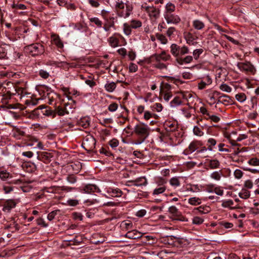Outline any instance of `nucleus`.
Segmentation results:
<instances>
[{"mask_svg": "<svg viewBox=\"0 0 259 259\" xmlns=\"http://www.w3.org/2000/svg\"><path fill=\"white\" fill-rule=\"evenodd\" d=\"M115 9L118 17L126 18L131 15L133 10V6L128 2L124 4L122 1L116 0Z\"/></svg>", "mask_w": 259, "mask_h": 259, "instance_id": "obj_1", "label": "nucleus"}, {"mask_svg": "<svg viewBox=\"0 0 259 259\" xmlns=\"http://www.w3.org/2000/svg\"><path fill=\"white\" fill-rule=\"evenodd\" d=\"M134 133L138 137V139L135 144L140 145L143 143L149 136L150 128L148 125L143 123L137 124L134 127Z\"/></svg>", "mask_w": 259, "mask_h": 259, "instance_id": "obj_2", "label": "nucleus"}, {"mask_svg": "<svg viewBox=\"0 0 259 259\" xmlns=\"http://www.w3.org/2000/svg\"><path fill=\"white\" fill-rule=\"evenodd\" d=\"M25 51L33 57L40 56L45 52L44 46L40 43H34L24 47Z\"/></svg>", "mask_w": 259, "mask_h": 259, "instance_id": "obj_3", "label": "nucleus"}, {"mask_svg": "<svg viewBox=\"0 0 259 259\" xmlns=\"http://www.w3.org/2000/svg\"><path fill=\"white\" fill-rule=\"evenodd\" d=\"M96 140L91 135L85 137L82 144V147L87 151L91 152L95 148Z\"/></svg>", "mask_w": 259, "mask_h": 259, "instance_id": "obj_4", "label": "nucleus"}, {"mask_svg": "<svg viewBox=\"0 0 259 259\" xmlns=\"http://www.w3.org/2000/svg\"><path fill=\"white\" fill-rule=\"evenodd\" d=\"M141 7L148 14L150 18L156 19L159 17L160 10L159 8H157L153 6H144L142 5Z\"/></svg>", "mask_w": 259, "mask_h": 259, "instance_id": "obj_5", "label": "nucleus"}, {"mask_svg": "<svg viewBox=\"0 0 259 259\" xmlns=\"http://www.w3.org/2000/svg\"><path fill=\"white\" fill-rule=\"evenodd\" d=\"M237 66L242 71L249 72L252 74H254L255 72L254 67L249 62H239L237 63Z\"/></svg>", "mask_w": 259, "mask_h": 259, "instance_id": "obj_6", "label": "nucleus"}, {"mask_svg": "<svg viewBox=\"0 0 259 259\" xmlns=\"http://www.w3.org/2000/svg\"><path fill=\"white\" fill-rule=\"evenodd\" d=\"M164 18L167 24H178L181 21L180 17L177 15L170 13H166L164 15Z\"/></svg>", "mask_w": 259, "mask_h": 259, "instance_id": "obj_7", "label": "nucleus"}, {"mask_svg": "<svg viewBox=\"0 0 259 259\" xmlns=\"http://www.w3.org/2000/svg\"><path fill=\"white\" fill-rule=\"evenodd\" d=\"M17 202L14 199H8L5 201L3 204V211L9 213L12 208L16 207Z\"/></svg>", "mask_w": 259, "mask_h": 259, "instance_id": "obj_8", "label": "nucleus"}, {"mask_svg": "<svg viewBox=\"0 0 259 259\" xmlns=\"http://www.w3.org/2000/svg\"><path fill=\"white\" fill-rule=\"evenodd\" d=\"M168 212L175 217V220L184 221L185 218L182 215L181 212L179 211L178 209L176 206H170L168 208Z\"/></svg>", "mask_w": 259, "mask_h": 259, "instance_id": "obj_9", "label": "nucleus"}, {"mask_svg": "<svg viewBox=\"0 0 259 259\" xmlns=\"http://www.w3.org/2000/svg\"><path fill=\"white\" fill-rule=\"evenodd\" d=\"M151 58H154L156 62H160L162 60L167 61L171 58L170 55L166 53L165 51L162 52L161 54H155L151 56Z\"/></svg>", "mask_w": 259, "mask_h": 259, "instance_id": "obj_10", "label": "nucleus"}, {"mask_svg": "<svg viewBox=\"0 0 259 259\" xmlns=\"http://www.w3.org/2000/svg\"><path fill=\"white\" fill-rule=\"evenodd\" d=\"M125 236L126 238L132 239H137L143 237V234L142 233L134 230L130 231H128L126 233Z\"/></svg>", "mask_w": 259, "mask_h": 259, "instance_id": "obj_11", "label": "nucleus"}, {"mask_svg": "<svg viewBox=\"0 0 259 259\" xmlns=\"http://www.w3.org/2000/svg\"><path fill=\"white\" fill-rule=\"evenodd\" d=\"M193 57L192 56H187L185 57H180L176 59V62L181 65L184 64H189L192 62Z\"/></svg>", "mask_w": 259, "mask_h": 259, "instance_id": "obj_12", "label": "nucleus"}, {"mask_svg": "<svg viewBox=\"0 0 259 259\" xmlns=\"http://www.w3.org/2000/svg\"><path fill=\"white\" fill-rule=\"evenodd\" d=\"M107 192L108 195L113 197H120L122 195V192L118 188L113 189L109 188Z\"/></svg>", "mask_w": 259, "mask_h": 259, "instance_id": "obj_13", "label": "nucleus"}, {"mask_svg": "<svg viewBox=\"0 0 259 259\" xmlns=\"http://www.w3.org/2000/svg\"><path fill=\"white\" fill-rule=\"evenodd\" d=\"M51 38L52 41L57 46V47L58 49H62L63 48L64 45L58 35L52 34L51 35Z\"/></svg>", "mask_w": 259, "mask_h": 259, "instance_id": "obj_14", "label": "nucleus"}, {"mask_svg": "<svg viewBox=\"0 0 259 259\" xmlns=\"http://www.w3.org/2000/svg\"><path fill=\"white\" fill-rule=\"evenodd\" d=\"M82 190L84 193H90L97 192L99 190V189L98 187L95 185L88 184L84 186Z\"/></svg>", "mask_w": 259, "mask_h": 259, "instance_id": "obj_15", "label": "nucleus"}, {"mask_svg": "<svg viewBox=\"0 0 259 259\" xmlns=\"http://www.w3.org/2000/svg\"><path fill=\"white\" fill-rule=\"evenodd\" d=\"M54 111L55 113V116L57 114L59 116H63L65 114H69V111L66 109V107H63L61 106L56 107L55 109H54Z\"/></svg>", "mask_w": 259, "mask_h": 259, "instance_id": "obj_16", "label": "nucleus"}, {"mask_svg": "<svg viewBox=\"0 0 259 259\" xmlns=\"http://www.w3.org/2000/svg\"><path fill=\"white\" fill-rule=\"evenodd\" d=\"M44 96L45 97V98L48 99L49 101L48 103L50 105H52L55 99L57 98L58 97V94L52 91H51L50 92H47V93H45Z\"/></svg>", "mask_w": 259, "mask_h": 259, "instance_id": "obj_17", "label": "nucleus"}, {"mask_svg": "<svg viewBox=\"0 0 259 259\" xmlns=\"http://www.w3.org/2000/svg\"><path fill=\"white\" fill-rule=\"evenodd\" d=\"M180 47L176 44H172L170 47V53L176 58H179V50Z\"/></svg>", "mask_w": 259, "mask_h": 259, "instance_id": "obj_18", "label": "nucleus"}, {"mask_svg": "<svg viewBox=\"0 0 259 259\" xmlns=\"http://www.w3.org/2000/svg\"><path fill=\"white\" fill-rule=\"evenodd\" d=\"M133 185L135 186H145L147 185V180L145 177H141L132 181Z\"/></svg>", "mask_w": 259, "mask_h": 259, "instance_id": "obj_19", "label": "nucleus"}, {"mask_svg": "<svg viewBox=\"0 0 259 259\" xmlns=\"http://www.w3.org/2000/svg\"><path fill=\"white\" fill-rule=\"evenodd\" d=\"M9 47V45L3 44L0 45V58L4 59L7 58L8 48Z\"/></svg>", "mask_w": 259, "mask_h": 259, "instance_id": "obj_20", "label": "nucleus"}, {"mask_svg": "<svg viewBox=\"0 0 259 259\" xmlns=\"http://www.w3.org/2000/svg\"><path fill=\"white\" fill-rule=\"evenodd\" d=\"M208 162V166L210 169H215L219 167L220 163L217 159L207 160Z\"/></svg>", "mask_w": 259, "mask_h": 259, "instance_id": "obj_21", "label": "nucleus"}, {"mask_svg": "<svg viewBox=\"0 0 259 259\" xmlns=\"http://www.w3.org/2000/svg\"><path fill=\"white\" fill-rule=\"evenodd\" d=\"M192 24L194 28L196 30H201L205 26L204 23L199 20H194Z\"/></svg>", "mask_w": 259, "mask_h": 259, "instance_id": "obj_22", "label": "nucleus"}, {"mask_svg": "<svg viewBox=\"0 0 259 259\" xmlns=\"http://www.w3.org/2000/svg\"><path fill=\"white\" fill-rule=\"evenodd\" d=\"M194 210H197L200 213L205 214L208 213L210 210V208L208 206H200L194 208Z\"/></svg>", "mask_w": 259, "mask_h": 259, "instance_id": "obj_23", "label": "nucleus"}, {"mask_svg": "<svg viewBox=\"0 0 259 259\" xmlns=\"http://www.w3.org/2000/svg\"><path fill=\"white\" fill-rule=\"evenodd\" d=\"M78 123L79 125L85 128L88 127L90 125V121L88 118L87 117L80 118V119L78 121Z\"/></svg>", "mask_w": 259, "mask_h": 259, "instance_id": "obj_24", "label": "nucleus"}, {"mask_svg": "<svg viewBox=\"0 0 259 259\" xmlns=\"http://www.w3.org/2000/svg\"><path fill=\"white\" fill-rule=\"evenodd\" d=\"M188 203L192 205H197L201 203V199L198 197H191L188 199Z\"/></svg>", "mask_w": 259, "mask_h": 259, "instance_id": "obj_25", "label": "nucleus"}, {"mask_svg": "<svg viewBox=\"0 0 259 259\" xmlns=\"http://www.w3.org/2000/svg\"><path fill=\"white\" fill-rule=\"evenodd\" d=\"M222 104H223L225 105H231L233 102V100L230 97H229L228 95H222Z\"/></svg>", "mask_w": 259, "mask_h": 259, "instance_id": "obj_26", "label": "nucleus"}, {"mask_svg": "<svg viewBox=\"0 0 259 259\" xmlns=\"http://www.w3.org/2000/svg\"><path fill=\"white\" fill-rule=\"evenodd\" d=\"M116 87V84L114 82H107L105 85V90L108 92H112Z\"/></svg>", "mask_w": 259, "mask_h": 259, "instance_id": "obj_27", "label": "nucleus"}, {"mask_svg": "<svg viewBox=\"0 0 259 259\" xmlns=\"http://www.w3.org/2000/svg\"><path fill=\"white\" fill-rule=\"evenodd\" d=\"M234 202L233 200L229 199L228 200L224 201L222 202V206L225 208H229L231 209H234L235 207L233 206Z\"/></svg>", "mask_w": 259, "mask_h": 259, "instance_id": "obj_28", "label": "nucleus"}, {"mask_svg": "<svg viewBox=\"0 0 259 259\" xmlns=\"http://www.w3.org/2000/svg\"><path fill=\"white\" fill-rule=\"evenodd\" d=\"M222 175L223 174L221 170L215 171L211 174L210 177L215 180L219 181Z\"/></svg>", "mask_w": 259, "mask_h": 259, "instance_id": "obj_29", "label": "nucleus"}, {"mask_svg": "<svg viewBox=\"0 0 259 259\" xmlns=\"http://www.w3.org/2000/svg\"><path fill=\"white\" fill-rule=\"evenodd\" d=\"M130 26L132 28L137 29L142 26V22L138 20H132Z\"/></svg>", "mask_w": 259, "mask_h": 259, "instance_id": "obj_30", "label": "nucleus"}, {"mask_svg": "<svg viewBox=\"0 0 259 259\" xmlns=\"http://www.w3.org/2000/svg\"><path fill=\"white\" fill-rule=\"evenodd\" d=\"M182 103V102L180 97H175L174 99L170 102V105L171 107H177L181 105Z\"/></svg>", "mask_w": 259, "mask_h": 259, "instance_id": "obj_31", "label": "nucleus"}, {"mask_svg": "<svg viewBox=\"0 0 259 259\" xmlns=\"http://www.w3.org/2000/svg\"><path fill=\"white\" fill-rule=\"evenodd\" d=\"M90 22L94 23L97 27L101 28L102 22L97 17H93L89 19Z\"/></svg>", "mask_w": 259, "mask_h": 259, "instance_id": "obj_32", "label": "nucleus"}, {"mask_svg": "<svg viewBox=\"0 0 259 259\" xmlns=\"http://www.w3.org/2000/svg\"><path fill=\"white\" fill-rule=\"evenodd\" d=\"M109 42L111 47H116L118 45V39L114 37L111 36L108 39Z\"/></svg>", "mask_w": 259, "mask_h": 259, "instance_id": "obj_33", "label": "nucleus"}, {"mask_svg": "<svg viewBox=\"0 0 259 259\" xmlns=\"http://www.w3.org/2000/svg\"><path fill=\"white\" fill-rule=\"evenodd\" d=\"M166 13H170L174 12L176 9V7L174 4L171 3H168L165 6Z\"/></svg>", "mask_w": 259, "mask_h": 259, "instance_id": "obj_34", "label": "nucleus"}, {"mask_svg": "<svg viewBox=\"0 0 259 259\" xmlns=\"http://www.w3.org/2000/svg\"><path fill=\"white\" fill-rule=\"evenodd\" d=\"M166 190V187L165 186H158L157 188H155L152 194L153 195H158L160 194H161L163 193Z\"/></svg>", "mask_w": 259, "mask_h": 259, "instance_id": "obj_35", "label": "nucleus"}, {"mask_svg": "<svg viewBox=\"0 0 259 259\" xmlns=\"http://www.w3.org/2000/svg\"><path fill=\"white\" fill-rule=\"evenodd\" d=\"M236 99L239 102L242 103L246 99V96L243 93H238L235 96Z\"/></svg>", "mask_w": 259, "mask_h": 259, "instance_id": "obj_36", "label": "nucleus"}, {"mask_svg": "<svg viewBox=\"0 0 259 259\" xmlns=\"http://www.w3.org/2000/svg\"><path fill=\"white\" fill-rule=\"evenodd\" d=\"M239 196L241 198L247 199L250 196V192L248 190L242 189Z\"/></svg>", "mask_w": 259, "mask_h": 259, "instance_id": "obj_37", "label": "nucleus"}, {"mask_svg": "<svg viewBox=\"0 0 259 259\" xmlns=\"http://www.w3.org/2000/svg\"><path fill=\"white\" fill-rule=\"evenodd\" d=\"M203 52V50L202 49H195L193 51V55L194 56V58L195 60L198 59L200 57V55L202 54Z\"/></svg>", "mask_w": 259, "mask_h": 259, "instance_id": "obj_38", "label": "nucleus"}, {"mask_svg": "<svg viewBox=\"0 0 259 259\" xmlns=\"http://www.w3.org/2000/svg\"><path fill=\"white\" fill-rule=\"evenodd\" d=\"M189 49L187 47L184 46L182 47H180L179 50V57H182V56L189 53Z\"/></svg>", "mask_w": 259, "mask_h": 259, "instance_id": "obj_39", "label": "nucleus"}, {"mask_svg": "<svg viewBox=\"0 0 259 259\" xmlns=\"http://www.w3.org/2000/svg\"><path fill=\"white\" fill-rule=\"evenodd\" d=\"M171 89V85L168 83H162V85L161 86V92L164 93L169 92Z\"/></svg>", "mask_w": 259, "mask_h": 259, "instance_id": "obj_40", "label": "nucleus"}, {"mask_svg": "<svg viewBox=\"0 0 259 259\" xmlns=\"http://www.w3.org/2000/svg\"><path fill=\"white\" fill-rule=\"evenodd\" d=\"M157 38L161 42L162 44H166L167 42V39L166 37L161 34L157 33L156 34Z\"/></svg>", "mask_w": 259, "mask_h": 259, "instance_id": "obj_41", "label": "nucleus"}, {"mask_svg": "<svg viewBox=\"0 0 259 259\" xmlns=\"http://www.w3.org/2000/svg\"><path fill=\"white\" fill-rule=\"evenodd\" d=\"M12 7L15 10H24L26 9V6L25 5H24V4H19V3H17V4L14 3L12 5Z\"/></svg>", "mask_w": 259, "mask_h": 259, "instance_id": "obj_42", "label": "nucleus"}, {"mask_svg": "<svg viewBox=\"0 0 259 259\" xmlns=\"http://www.w3.org/2000/svg\"><path fill=\"white\" fill-rule=\"evenodd\" d=\"M169 183L172 186L178 187L180 185V182L178 178L176 177L172 178L170 181Z\"/></svg>", "mask_w": 259, "mask_h": 259, "instance_id": "obj_43", "label": "nucleus"}, {"mask_svg": "<svg viewBox=\"0 0 259 259\" xmlns=\"http://www.w3.org/2000/svg\"><path fill=\"white\" fill-rule=\"evenodd\" d=\"M25 135V133L20 130V129H16L14 133V137L18 138L20 139L21 137L24 136Z\"/></svg>", "mask_w": 259, "mask_h": 259, "instance_id": "obj_44", "label": "nucleus"}, {"mask_svg": "<svg viewBox=\"0 0 259 259\" xmlns=\"http://www.w3.org/2000/svg\"><path fill=\"white\" fill-rule=\"evenodd\" d=\"M248 163L252 166H259V159L256 157H253L248 161Z\"/></svg>", "mask_w": 259, "mask_h": 259, "instance_id": "obj_45", "label": "nucleus"}, {"mask_svg": "<svg viewBox=\"0 0 259 259\" xmlns=\"http://www.w3.org/2000/svg\"><path fill=\"white\" fill-rule=\"evenodd\" d=\"M205 119L208 120L210 119L211 121H213L215 123H218L220 120V118L218 117V116L214 115H210L209 114V116H208V117H205Z\"/></svg>", "mask_w": 259, "mask_h": 259, "instance_id": "obj_46", "label": "nucleus"}, {"mask_svg": "<svg viewBox=\"0 0 259 259\" xmlns=\"http://www.w3.org/2000/svg\"><path fill=\"white\" fill-rule=\"evenodd\" d=\"M220 89L224 92H226L227 93H230L232 91V88L225 83H223L220 86Z\"/></svg>", "mask_w": 259, "mask_h": 259, "instance_id": "obj_47", "label": "nucleus"}, {"mask_svg": "<svg viewBox=\"0 0 259 259\" xmlns=\"http://www.w3.org/2000/svg\"><path fill=\"white\" fill-rule=\"evenodd\" d=\"M151 108L153 110L156 111L157 112H160L162 111L163 107L161 104L156 103L154 104L152 106H151Z\"/></svg>", "mask_w": 259, "mask_h": 259, "instance_id": "obj_48", "label": "nucleus"}, {"mask_svg": "<svg viewBox=\"0 0 259 259\" xmlns=\"http://www.w3.org/2000/svg\"><path fill=\"white\" fill-rule=\"evenodd\" d=\"M203 222L204 220L199 217H195L192 219V223L195 225H200Z\"/></svg>", "mask_w": 259, "mask_h": 259, "instance_id": "obj_49", "label": "nucleus"}, {"mask_svg": "<svg viewBox=\"0 0 259 259\" xmlns=\"http://www.w3.org/2000/svg\"><path fill=\"white\" fill-rule=\"evenodd\" d=\"M185 38L187 41V43L190 45L193 44L192 42L194 40V38L192 35V34L190 32H188L186 35H185Z\"/></svg>", "mask_w": 259, "mask_h": 259, "instance_id": "obj_50", "label": "nucleus"}, {"mask_svg": "<svg viewBox=\"0 0 259 259\" xmlns=\"http://www.w3.org/2000/svg\"><path fill=\"white\" fill-rule=\"evenodd\" d=\"M122 225L126 230L132 228L133 224L130 221H124L122 223Z\"/></svg>", "mask_w": 259, "mask_h": 259, "instance_id": "obj_51", "label": "nucleus"}, {"mask_svg": "<svg viewBox=\"0 0 259 259\" xmlns=\"http://www.w3.org/2000/svg\"><path fill=\"white\" fill-rule=\"evenodd\" d=\"M189 150L190 152H193L198 149L197 145L196 142H193L191 143L188 147Z\"/></svg>", "mask_w": 259, "mask_h": 259, "instance_id": "obj_52", "label": "nucleus"}, {"mask_svg": "<svg viewBox=\"0 0 259 259\" xmlns=\"http://www.w3.org/2000/svg\"><path fill=\"white\" fill-rule=\"evenodd\" d=\"M39 75L40 76L44 79L48 78L49 76V73L46 70H45L44 69H40L39 71Z\"/></svg>", "mask_w": 259, "mask_h": 259, "instance_id": "obj_53", "label": "nucleus"}, {"mask_svg": "<svg viewBox=\"0 0 259 259\" xmlns=\"http://www.w3.org/2000/svg\"><path fill=\"white\" fill-rule=\"evenodd\" d=\"M16 91L19 95L21 96V97H24L25 95L27 94L26 90L23 88H18L16 89Z\"/></svg>", "mask_w": 259, "mask_h": 259, "instance_id": "obj_54", "label": "nucleus"}, {"mask_svg": "<svg viewBox=\"0 0 259 259\" xmlns=\"http://www.w3.org/2000/svg\"><path fill=\"white\" fill-rule=\"evenodd\" d=\"M193 133L194 135L197 136H201L203 135V132L200 130V128L197 126H195L193 128Z\"/></svg>", "mask_w": 259, "mask_h": 259, "instance_id": "obj_55", "label": "nucleus"}, {"mask_svg": "<svg viewBox=\"0 0 259 259\" xmlns=\"http://www.w3.org/2000/svg\"><path fill=\"white\" fill-rule=\"evenodd\" d=\"M10 174L6 170L0 171V178L2 180L5 181L9 178Z\"/></svg>", "mask_w": 259, "mask_h": 259, "instance_id": "obj_56", "label": "nucleus"}, {"mask_svg": "<svg viewBox=\"0 0 259 259\" xmlns=\"http://www.w3.org/2000/svg\"><path fill=\"white\" fill-rule=\"evenodd\" d=\"M114 27V21H111L107 23H105L104 24V26L103 27V29L106 31H109L111 27Z\"/></svg>", "mask_w": 259, "mask_h": 259, "instance_id": "obj_57", "label": "nucleus"}, {"mask_svg": "<svg viewBox=\"0 0 259 259\" xmlns=\"http://www.w3.org/2000/svg\"><path fill=\"white\" fill-rule=\"evenodd\" d=\"M142 237L144 239V241L145 242L148 241V243L149 244L154 243V241H155V238L152 236L147 235Z\"/></svg>", "mask_w": 259, "mask_h": 259, "instance_id": "obj_58", "label": "nucleus"}, {"mask_svg": "<svg viewBox=\"0 0 259 259\" xmlns=\"http://www.w3.org/2000/svg\"><path fill=\"white\" fill-rule=\"evenodd\" d=\"M154 67L159 69H166L167 65L160 62H157V63L154 64Z\"/></svg>", "mask_w": 259, "mask_h": 259, "instance_id": "obj_59", "label": "nucleus"}, {"mask_svg": "<svg viewBox=\"0 0 259 259\" xmlns=\"http://www.w3.org/2000/svg\"><path fill=\"white\" fill-rule=\"evenodd\" d=\"M119 142L116 139H113L109 141V145L112 148H115L118 146Z\"/></svg>", "mask_w": 259, "mask_h": 259, "instance_id": "obj_60", "label": "nucleus"}, {"mask_svg": "<svg viewBox=\"0 0 259 259\" xmlns=\"http://www.w3.org/2000/svg\"><path fill=\"white\" fill-rule=\"evenodd\" d=\"M117 108L118 104L116 103H112L109 105L108 109L110 112H114L117 109Z\"/></svg>", "mask_w": 259, "mask_h": 259, "instance_id": "obj_61", "label": "nucleus"}, {"mask_svg": "<svg viewBox=\"0 0 259 259\" xmlns=\"http://www.w3.org/2000/svg\"><path fill=\"white\" fill-rule=\"evenodd\" d=\"M124 32L126 35H129L131 33V26L130 25H128L126 23H124Z\"/></svg>", "mask_w": 259, "mask_h": 259, "instance_id": "obj_62", "label": "nucleus"}, {"mask_svg": "<svg viewBox=\"0 0 259 259\" xmlns=\"http://www.w3.org/2000/svg\"><path fill=\"white\" fill-rule=\"evenodd\" d=\"M176 31V29L174 27H170L168 28L166 32V34L167 36L170 37L172 35L174 34V33Z\"/></svg>", "mask_w": 259, "mask_h": 259, "instance_id": "obj_63", "label": "nucleus"}, {"mask_svg": "<svg viewBox=\"0 0 259 259\" xmlns=\"http://www.w3.org/2000/svg\"><path fill=\"white\" fill-rule=\"evenodd\" d=\"M234 175L236 179H239L242 178L243 172L240 169H236L234 172Z\"/></svg>", "mask_w": 259, "mask_h": 259, "instance_id": "obj_64", "label": "nucleus"}]
</instances>
